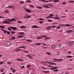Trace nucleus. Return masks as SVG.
<instances>
[{
  "label": "nucleus",
  "instance_id": "nucleus-1",
  "mask_svg": "<svg viewBox=\"0 0 74 74\" xmlns=\"http://www.w3.org/2000/svg\"><path fill=\"white\" fill-rule=\"evenodd\" d=\"M18 48H23V49H26V47H25L23 46L22 47H20L17 48L15 50V51L16 52H18V51H21V49H18Z\"/></svg>",
  "mask_w": 74,
  "mask_h": 74
},
{
  "label": "nucleus",
  "instance_id": "nucleus-2",
  "mask_svg": "<svg viewBox=\"0 0 74 74\" xmlns=\"http://www.w3.org/2000/svg\"><path fill=\"white\" fill-rule=\"evenodd\" d=\"M73 42L71 41L70 43L67 42L66 44H67L68 45H69V47H73Z\"/></svg>",
  "mask_w": 74,
  "mask_h": 74
},
{
  "label": "nucleus",
  "instance_id": "nucleus-3",
  "mask_svg": "<svg viewBox=\"0 0 74 74\" xmlns=\"http://www.w3.org/2000/svg\"><path fill=\"white\" fill-rule=\"evenodd\" d=\"M4 44L5 45H10V42L9 41H6L4 42Z\"/></svg>",
  "mask_w": 74,
  "mask_h": 74
},
{
  "label": "nucleus",
  "instance_id": "nucleus-4",
  "mask_svg": "<svg viewBox=\"0 0 74 74\" xmlns=\"http://www.w3.org/2000/svg\"><path fill=\"white\" fill-rule=\"evenodd\" d=\"M3 24H10V22H8L6 20H5L3 21Z\"/></svg>",
  "mask_w": 74,
  "mask_h": 74
},
{
  "label": "nucleus",
  "instance_id": "nucleus-5",
  "mask_svg": "<svg viewBox=\"0 0 74 74\" xmlns=\"http://www.w3.org/2000/svg\"><path fill=\"white\" fill-rule=\"evenodd\" d=\"M25 11H26V12H28L29 13L31 12V10H30L27 9L26 8H25Z\"/></svg>",
  "mask_w": 74,
  "mask_h": 74
},
{
  "label": "nucleus",
  "instance_id": "nucleus-6",
  "mask_svg": "<svg viewBox=\"0 0 74 74\" xmlns=\"http://www.w3.org/2000/svg\"><path fill=\"white\" fill-rule=\"evenodd\" d=\"M58 69V67H57V66H54L51 67L50 69L52 70H55L56 69Z\"/></svg>",
  "mask_w": 74,
  "mask_h": 74
},
{
  "label": "nucleus",
  "instance_id": "nucleus-7",
  "mask_svg": "<svg viewBox=\"0 0 74 74\" xmlns=\"http://www.w3.org/2000/svg\"><path fill=\"white\" fill-rule=\"evenodd\" d=\"M8 21H9V22H12L13 21H16V20L15 19H14V18H13L12 19H8Z\"/></svg>",
  "mask_w": 74,
  "mask_h": 74
},
{
  "label": "nucleus",
  "instance_id": "nucleus-8",
  "mask_svg": "<svg viewBox=\"0 0 74 74\" xmlns=\"http://www.w3.org/2000/svg\"><path fill=\"white\" fill-rule=\"evenodd\" d=\"M42 37L43 38H44V37H45V38H44L45 40H46V39H48L49 38V37H47V36L45 35H42Z\"/></svg>",
  "mask_w": 74,
  "mask_h": 74
},
{
  "label": "nucleus",
  "instance_id": "nucleus-9",
  "mask_svg": "<svg viewBox=\"0 0 74 74\" xmlns=\"http://www.w3.org/2000/svg\"><path fill=\"white\" fill-rule=\"evenodd\" d=\"M39 27L37 26V25H33L32 27V28H39Z\"/></svg>",
  "mask_w": 74,
  "mask_h": 74
},
{
  "label": "nucleus",
  "instance_id": "nucleus-10",
  "mask_svg": "<svg viewBox=\"0 0 74 74\" xmlns=\"http://www.w3.org/2000/svg\"><path fill=\"white\" fill-rule=\"evenodd\" d=\"M10 28L12 29H13L14 30H16V27H9Z\"/></svg>",
  "mask_w": 74,
  "mask_h": 74
},
{
  "label": "nucleus",
  "instance_id": "nucleus-11",
  "mask_svg": "<svg viewBox=\"0 0 74 74\" xmlns=\"http://www.w3.org/2000/svg\"><path fill=\"white\" fill-rule=\"evenodd\" d=\"M19 27L21 29H26V26H20Z\"/></svg>",
  "mask_w": 74,
  "mask_h": 74
},
{
  "label": "nucleus",
  "instance_id": "nucleus-12",
  "mask_svg": "<svg viewBox=\"0 0 74 74\" xmlns=\"http://www.w3.org/2000/svg\"><path fill=\"white\" fill-rule=\"evenodd\" d=\"M66 32L69 33H71L72 32H73V31L72 30H69L67 31Z\"/></svg>",
  "mask_w": 74,
  "mask_h": 74
},
{
  "label": "nucleus",
  "instance_id": "nucleus-13",
  "mask_svg": "<svg viewBox=\"0 0 74 74\" xmlns=\"http://www.w3.org/2000/svg\"><path fill=\"white\" fill-rule=\"evenodd\" d=\"M14 6L12 5V6H9L7 7L8 8H13Z\"/></svg>",
  "mask_w": 74,
  "mask_h": 74
},
{
  "label": "nucleus",
  "instance_id": "nucleus-14",
  "mask_svg": "<svg viewBox=\"0 0 74 74\" xmlns=\"http://www.w3.org/2000/svg\"><path fill=\"white\" fill-rule=\"evenodd\" d=\"M23 35H19L17 36L18 38H22V37H23Z\"/></svg>",
  "mask_w": 74,
  "mask_h": 74
},
{
  "label": "nucleus",
  "instance_id": "nucleus-15",
  "mask_svg": "<svg viewBox=\"0 0 74 74\" xmlns=\"http://www.w3.org/2000/svg\"><path fill=\"white\" fill-rule=\"evenodd\" d=\"M73 58V56H66L67 58Z\"/></svg>",
  "mask_w": 74,
  "mask_h": 74
},
{
  "label": "nucleus",
  "instance_id": "nucleus-16",
  "mask_svg": "<svg viewBox=\"0 0 74 74\" xmlns=\"http://www.w3.org/2000/svg\"><path fill=\"white\" fill-rule=\"evenodd\" d=\"M65 26H67L68 27H70V26H73V25H70L69 24H68V25L66 24L65 25Z\"/></svg>",
  "mask_w": 74,
  "mask_h": 74
},
{
  "label": "nucleus",
  "instance_id": "nucleus-17",
  "mask_svg": "<svg viewBox=\"0 0 74 74\" xmlns=\"http://www.w3.org/2000/svg\"><path fill=\"white\" fill-rule=\"evenodd\" d=\"M36 45H41V43H37L36 44Z\"/></svg>",
  "mask_w": 74,
  "mask_h": 74
},
{
  "label": "nucleus",
  "instance_id": "nucleus-18",
  "mask_svg": "<svg viewBox=\"0 0 74 74\" xmlns=\"http://www.w3.org/2000/svg\"><path fill=\"white\" fill-rule=\"evenodd\" d=\"M51 27V26H48V27H47L46 28V29H48V30H49V29H50Z\"/></svg>",
  "mask_w": 74,
  "mask_h": 74
},
{
  "label": "nucleus",
  "instance_id": "nucleus-19",
  "mask_svg": "<svg viewBox=\"0 0 74 74\" xmlns=\"http://www.w3.org/2000/svg\"><path fill=\"white\" fill-rule=\"evenodd\" d=\"M17 60H18L19 61H21V62H23V61L22 60H21V59L17 58Z\"/></svg>",
  "mask_w": 74,
  "mask_h": 74
},
{
  "label": "nucleus",
  "instance_id": "nucleus-20",
  "mask_svg": "<svg viewBox=\"0 0 74 74\" xmlns=\"http://www.w3.org/2000/svg\"><path fill=\"white\" fill-rule=\"evenodd\" d=\"M51 47L53 49L55 48V45H52L51 46Z\"/></svg>",
  "mask_w": 74,
  "mask_h": 74
},
{
  "label": "nucleus",
  "instance_id": "nucleus-21",
  "mask_svg": "<svg viewBox=\"0 0 74 74\" xmlns=\"http://www.w3.org/2000/svg\"><path fill=\"white\" fill-rule=\"evenodd\" d=\"M10 32L12 34H14V33H15V32L14 31H10Z\"/></svg>",
  "mask_w": 74,
  "mask_h": 74
},
{
  "label": "nucleus",
  "instance_id": "nucleus-22",
  "mask_svg": "<svg viewBox=\"0 0 74 74\" xmlns=\"http://www.w3.org/2000/svg\"><path fill=\"white\" fill-rule=\"evenodd\" d=\"M54 2H55V3H56L57 2H59V0H54L53 1Z\"/></svg>",
  "mask_w": 74,
  "mask_h": 74
},
{
  "label": "nucleus",
  "instance_id": "nucleus-23",
  "mask_svg": "<svg viewBox=\"0 0 74 74\" xmlns=\"http://www.w3.org/2000/svg\"><path fill=\"white\" fill-rule=\"evenodd\" d=\"M24 34V33L23 32H19V35H20V34Z\"/></svg>",
  "mask_w": 74,
  "mask_h": 74
},
{
  "label": "nucleus",
  "instance_id": "nucleus-24",
  "mask_svg": "<svg viewBox=\"0 0 74 74\" xmlns=\"http://www.w3.org/2000/svg\"><path fill=\"white\" fill-rule=\"evenodd\" d=\"M7 63H8V64H11L12 62L10 61H8L7 62Z\"/></svg>",
  "mask_w": 74,
  "mask_h": 74
},
{
  "label": "nucleus",
  "instance_id": "nucleus-25",
  "mask_svg": "<svg viewBox=\"0 0 74 74\" xmlns=\"http://www.w3.org/2000/svg\"><path fill=\"white\" fill-rule=\"evenodd\" d=\"M26 41H27V42H32V40L29 39H27L26 40Z\"/></svg>",
  "mask_w": 74,
  "mask_h": 74
},
{
  "label": "nucleus",
  "instance_id": "nucleus-26",
  "mask_svg": "<svg viewBox=\"0 0 74 74\" xmlns=\"http://www.w3.org/2000/svg\"><path fill=\"white\" fill-rule=\"evenodd\" d=\"M42 72L43 73H49V71H42Z\"/></svg>",
  "mask_w": 74,
  "mask_h": 74
},
{
  "label": "nucleus",
  "instance_id": "nucleus-27",
  "mask_svg": "<svg viewBox=\"0 0 74 74\" xmlns=\"http://www.w3.org/2000/svg\"><path fill=\"white\" fill-rule=\"evenodd\" d=\"M11 38H12L13 40H15V39L16 38L14 37V36H12Z\"/></svg>",
  "mask_w": 74,
  "mask_h": 74
},
{
  "label": "nucleus",
  "instance_id": "nucleus-28",
  "mask_svg": "<svg viewBox=\"0 0 74 74\" xmlns=\"http://www.w3.org/2000/svg\"><path fill=\"white\" fill-rule=\"evenodd\" d=\"M37 38V39H41L42 38V37H37V38Z\"/></svg>",
  "mask_w": 74,
  "mask_h": 74
},
{
  "label": "nucleus",
  "instance_id": "nucleus-29",
  "mask_svg": "<svg viewBox=\"0 0 74 74\" xmlns=\"http://www.w3.org/2000/svg\"><path fill=\"white\" fill-rule=\"evenodd\" d=\"M54 19H60V18L59 17H54Z\"/></svg>",
  "mask_w": 74,
  "mask_h": 74
},
{
  "label": "nucleus",
  "instance_id": "nucleus-30",
  "mask_svg": "<svg viewBox=\"0 0 74 74\" xmlns=\"http://www.w3.org/2000/svg\"><path fill=\"white\" fill-rule=\"evenodd\" d=\"M5 12H7V13H9V11L8 10H5Z\"/></svg>",
  "mask_w": 74,
  "mask_h": 74
},
{
  "label": "nucleus",
  "instance_id": "nucleus-31",
  "mask_svg": "<svg viewBox=\"0 0 74 74\" xmlns=\"http://www.w3.org/2000/svg\"><path fill=\"white\" fill-rule=\"evenodd\" d=\"M42 1H43V2H45V3H47V2H49V1H45V0H43Z\"/></svg>",
  "mask_w": 74,
  "mask_h": 74
},
{
  "label": "nucleus",
  "instance_id": "nucleus-32",
  "mask_svg": "<svg viewBox=\"0 0 74 74\" xmlns=\"http://www.w3.org/2000/svg\"><path fill=\"white\" fill-rule=\"evenodd\" d=\"M18 23H22V21H18Z\"/></svg>",
  "mask_w": 74,
  "mask_h": 74
},
{
  "label": "nucleus",
  "instance_id": "nucleus-33",
  "mask_svg": "<svg viewBox=\"0 0 74 74\" xmlns=\"http://www.w3.org/2000/svg\"><path fill=\"white\" fill-rule=\"evenodd\" d=\"M7 34H11V33L7 31Z\"/></svg>",
  "mask_w": 74,
  "mask_h": 74
},
{
  "label": "nucleus",
  "instance_id": "nucleus-34",
  "mask_svg": "<svg viewBox=\"0 0 74 74\" xmlns=\"http://www.w3.org/2000/svg\"><path fill=\"white\" fill-rule=\"evenodd\" d=\"M27 67L28 68H29V67H30V65L28 64L27 66Z\"/></svg>",
  "mask_w": 74,
  "mask_h": 74
},
{
  "label": "nucleus",
  "instance_id": "nucleus-35",
  "mask_svg": "<svg viewBox=\"0 0 74 74\" xmlns=\"http://www.w3.org/2000/svg\"><path fill=\"white\" fill-rule=\"evenodd\" d=\"M26 2H28L29 3H32V1H29V0H27V1H26Z\"/></svg>",
  "mask_w": 74,
  "mask_h": 74
},
{
  "label": "nucleus",
  "instance_id": "nucleus-36",
  "mask_svg": "<svg viewBox=\"0 0 74 74\" xmlns=\"http://www.w3.org/2000/svg\"><path fill=\"white\" fill-rule=\"evenodd\" d=\"M31 17V16L30 15H29L28 16H27V18H30Z\"/></svg>",
  "mask_w": 74,
  "mask_h": 74
},
{
  "label": "nucleus",
  "instance_id": "nucleus-37",
  "mask_svg": "<svg viewBox=\"0 0 74 74\" xmlns=\"http://www.w3.org/2000/svg\"><path fill=\"white\" fill-rule=\"evenodd\" d=\"M27 56H28L29 58H30V59L32 58V56H30L29 55H27Z\"/></svg>",
  "mask_w": 74,
  "mask_h": 74
},
{
  "label": "nucleus",
  "instance_id": "nucleus-38",
  "mask_svg": "<svg viewBox=\"0 0 74 74\" xmlns=\"http://www.w3.org/2000/svg\"><path fill=\"white\" fill-rule=\"evenodd\" d=\"M59 26H61V27H63V26H64V24H62V25L60 24L59 25Z\"/></svg>",
  "mask_w": 74,
  "mask_h": 74
},
{
  "label": "nucleus",
  "instance_id": "nucleus-39",
  "mask_svg": "<svg viewBox=\"0 0 74 74\" xmlns=\"http://www.w3.org/2000/svg\"><path fill=\"white\" fill-rule=\"evenodd\" d=\"M62 4H66V3L65 2H63Z\"/></svg>",
  "mask_w": 74,
  "mask_h": 74
},
{
  "label": "nucleus",
  "instance_id": "nucleus-40",
  "mask_svg": "<svg viewBox=\"0 0 74 74\" xmlns=\"http://www.w3.org/2000/svg\"><path fill=\"white\" fill-rule=\"evenodd\" d=\"M51 16H48L46 17V18H51Z\"/></svg>",
  "mask_w": 74,
  "mask_h": 74
},
{
  "label": "nucleus",
  "instance_id": "nucleus-41",
  "mask_svg": "<svg viewBox=\"0 0 74 74\" xmlns=\"http://www.w3.org/2000/svg\"><path fill=\"white\" fill-rule=\"evenodd\" d=\"M42 69H44V70L46 69V68L44 67V66H42L41 67Z\"/></svg>",
  "mask_w": 74,
  "mask_h": 74
},
{
  "label": "nucleus",
  "instance_id": "nucleus-42",
  "mask_svg": "<svg viewBox=\"0 0 74 74\" xmlns=\"http://www.w3.org/2000/svg\"><path fill=\"white\" fill-rule=\"evenodd\" d=\"M61 46H62V45L60 44L58 45V47H60V48L61 47Z\"/></svg>",
  "mask_w": 74,
  "mask_h": 74
},
{
  "label": "nucleus",
  "instance_id": "nucleus-43",
  "mask_svg": "<svg viewBox=\"0 0 74 74\" xmlns=\"http://www.w3.org/2000/svg\"><path fill=\"white\" fill-rule=\"evenodd\" d=\"M63 60V59H58V61H62Z\"/></svg>",
  "mask_w": 74,
  "mask_h": 74
},
{
  "label": "nucleus",
  "instance_id": "nucleus-44",
  "mask_svg": "<svg viewBox=\"0 0 74 74\" xmlns=\"http://www.w3.org/2000/svg\"><path fill=\"white\" fill-rule=\"evenodd\" d=\"M1 28H5V27L4 26H3L2 25H1Z\"/></svg>",
  "mask_w": 74,
  "mask_h": 74
},
{
  "label": "nucleus",
  "instance_id": "nucleus-45",
  "mask_svg": "<svg viewBox=\"0 0 74 74\" xmlns=\"http://www.w3.org/2000/svg\"><path fill=\"white\" fill-rule=\"evenodd\" d=\"M58 70H59L58 69H56V70H53V71H55V72L58 71Z\"/></svg>",
  "mask_w": 74,
  "mask_h": 74
},
{
  "label": "nucleus",
  "instance_id": "nucleus-46",
  "mask_svg": "<svg viewBox=\"0 0 74 74\" xmlns=\"http://www.w3.org/2000/svg\"><path fill=\"white\" fill-rule=\"evenodd\" d=\"M3 32H4L5 33H7V30H4V31H3Z\"/></svg>",
  "mask_w": 74,
  "mask_h": 74
},
{
  "label": "nucleus",
  "instance_id": "nucleus-47",
  "mask_svg": "<svg viewBox=\"0 0 74 74\" xmlns=\"http://www.w3.org/2000/svg\"><path fill=\"white\" fill-rule=\"evenodd\" d=\"M20 3H21V4H23V3H24V2L22 1H20Z\"/></svg>",
  "mask_w": 74,
  "mask_h": 74
},
{
  "label": "nucleus",
  "instance_id": "nucleus-48",
  "mask_svg": "<svg viewBox=\"0 0 74 74\" xmlns=\"http://www.w3.org/2000/svg\"><path fill=\"white\" fill-rule=\"evenodd\" d=\"M69 3H74V1H69Z\"/></svg>",
  "mask_w": 74,
  "mask_h": 74
},
{
  "label": "nucleus",
  "instance_id": "nucleus-49",
  "mask_svg": "<svg viewBox=\"0 0 74 74\" xmlns=\"http://www.w3.org/2000/svg\"><path fill=\"white\" fill-rule=\"evenodd\" d=\"M37 8H39V9H42V7H38Z\"/></svg>",
  "mask_w": 74,
  "mask_h": 74
},
{
  "label": "nucleus",
  "instance_id": "nucleus-50",
  "mask_svg": "<svg viewBox=\"0 0 74 74\" xmlns=\"http://www.w3.org/2000/svg\"><path fill=\"white\" fill-rule=\"evenodd\" d=\"M48 21L49 22H52V20H48Z\"/></svg>",
  "mask_w": 74,
  "mask_h": 74
},
{
  "label": "nucleus",
  "instance_id": "nucleus-51",
  "mask_svg": "<svg viewBox=\"0 0 74 74\" xmlns=\"http://www.w3.org/2000/svg\"><path fill=\"white\" fill-rule=\"evenodd\" d=\"M39 19L40 21H42V20H43V18H39Z\"/></svg>",
  "mask_w": 74,
  "mask_h": 74
},
{
  "label": "nucleus",
  "instance_id": "nucleus-52",
  "mask_svg": "<svg viewBox=\"0 0 74 74\" xmlns=\"http://www.w3.org/2000/svg\"><path fill=\"white\" fill-rule=\"evenodd\" d=\"M3 62H0V64H3Z\"/></svg>",
  "mask_w": 74,
  "mask_h": 74
},
{
  "label": "nucleus",
  "instance_id": "nucleus-53",
  "mask_svg": "<svg viewBox=\"0 0 74 74\" xmlns=\"http://www.w3.org/2000/svg\"><path fill=\"white\" fill-rule=\"evenodd\" d=\"M4 71V69H2L1 70V72H3Z\"/></svg>",
  "mask_w": 74,
  "mask_h": 74
},
{
  "label": "nucleus",
  "instance_id": "nucleus-54",
  "mask_svg": "<svg viewBox=\"0 0 74 74\" xmlns=\"http://www.w3.org/2000/svg\"><path fill=\"white\" fill-rule=\"evenodd\" d=\"M8 30H9L10 32L11 31V29L10 28H8Z\"/></svg>",
  "mask_w": 74,
  "mask_h": 74
},
{
  "label": "nucleus",
  "instance_id": "nucleus-55",
  "mask_svg": "<svg viewBox=\"0 0 74 74\" xmlns=\"http://www.w3.org/2000/svg\"><path fill=\"white\" fill-rule=\"evenodd\" d=\"M23 51H24V52H25L26 53H28V51H26V50H24Z\"/></svg>",
  "mask_w": 74,
  "mask_h": 74
},
{
  "label": "nucleus",
  "instance_id": "nucleus-56",
  "mask_svg": "<svg viewBox=\"0 0 74 74\" xmlns=\"http://www.w3.org/2000/svg\"><path fill=\"white\" fill-rule=\"evenodd\" d=\"M49 15L50 16H53V15L52 14H50Z\"/></svg>",
  "mask_w": 74,
  "mask_h": 74
},
{
  "label": "nucleus",
  "instance_id": "nucleus-57",
  "mask_svg": "<svg viewBox=\"0 0 74 74\" xmlns=\"http://www.w3.org/2000/svg\"><path fill=\"white\" fill-rule=\"evenodd\" d=\"M28 16V15H27V16H25L24 17V18H26Z\"/></svg>",
  "mask_w": 74,
  "mask_h": 74
},
{
  "label": "nucleus",
  "instance_id": "nucleus-58",
  "mask_svg": "<svg viewBox=\"0 0 74 74\" xmlns=\"http://www.w3.org/2000/svg\"><path fill=\"white\" fill-rule=\"evenodd\" d=\"M47 55H51V54L48 52H47Z\"/></svg>",
  "mask_w": 74,
  "mask_h": 74
},
{
  "label": "nucleus",
  "instance_id": "nucleus-59",
  "mask_svg": "<svg viewBox=\"0 0 74 74\" xmlns=\"http://www.w3.org/2000/svg\"><path fill=\"white\" fill-rule=\"evenodd\" d=\"M52 27L53 28H54V27H56V26H52Z\"/></svg>",
  "mask_w": 74,
  "mask_h": 74
},
{
  "label": "nucleus",
  "instance_id": "nucleus-60",
  "mask_svg": "<svg viewBox=\"0 0 74 74\" xmlns=\"http://www.w3.org/2000/svg\"><path fill=\"white\" fill-rule=\"evenodd\" d=\"M47 6L46 5H44L43 6V7H45V8H47Z\"/></svg>",
  "mask_w": 74,
  "mask_h": 74
},
{
  "label": "nucleus",
  "instance_id": "nucleus-61",
  "mask_svg": "<svg viewBox=\"0 0 74 74\" xmlns=\"http://www.w3.org/2000/svg\"><path fill=\"white\" fill-rule=\"evenodd\" d=\"M16 71L15 69H13V70L12 71V72H14V73H15V72Z\"/></svg>",
  "mask_w": 74,
  "mask_h": 74
},
{
  "label": "nucleus",
  "instance_id": "nucleus-62",
  "mask_svg": "<svg viewBox=\"0 0 74 74\" xmlns=\"http://www.w3.org/2000/svg\"><path fill=\"white\" fill-rule=\"evenodd\" d=\"M30 6L31 7H33V8L34 7V6L33 5H30Z\"/></svg>",
  "mask_w": 74,
  "mask_h": 74
},
{
  "label": "nucleus",
  "instance_id": "nucleus-63",
  "mask_svg": "<svg viewBox=\"0 0 74 74\" xmlns=\"http://www.w3.org/2000/svg\"><path fill=\"white\" fill-rule=\"evenodd\" d=\"M60 28H61L60 27H56V29H60Z\"/></svg>",
  "mask_w": 74,
  "mask_h": 74
},
{
  "label": "nucleus",
  "instance_id": "nucleus-64",
  "mask_svg": "<svg viewBox=\"0 0 74 74\" xmlns=\"http://www.w3.org/2000/svg\"><path fill=\"white\" fill-rule=\"evenodd\" d=\"M0 18H4V17H1V16H0Z\"/></svg>",
  "mask_w": 74,
  "mask_h": 74
}]
</instances>
